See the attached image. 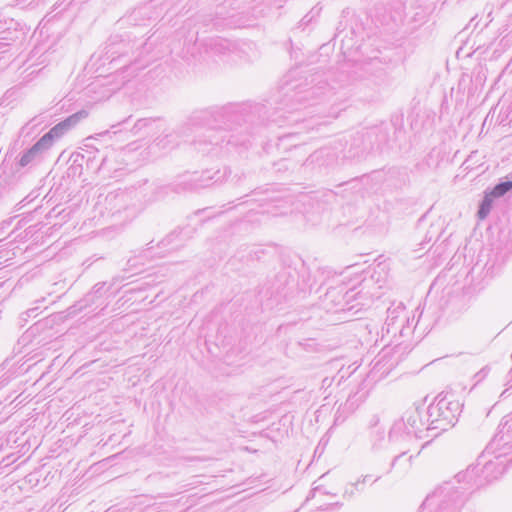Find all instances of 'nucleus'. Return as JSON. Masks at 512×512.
Returning <instances> with one entry per match:
<instances>
[{
	"instance_id": "obj_1",
	"label": "nucleus",
	"mask_w": 512,
	"mask_h": 512,
	"mask_svg": "<svg viewBox=\"0 0 512 512\" xmlns=\"http://www.w3.org/2000/svg\"><path fill=\"white\" fill-rule=\"evenodd\" d=\"M260 104L239 105L228 104L222 107H211L194 112L187 122L176 130L164 131V134L154 139V144L161 148H168L170 145H177V139L189 136L195 128H206L202 135L194 140L196 148L202 152L211 150L208 146H218L223 143H232L233 136L227 130L233 129L234 125L241 126L242 123L255 122L256 114L264 110Z\"/></svg>"
},
{
	"instance_id": "obj_2",
	"label": "nucleus",
	"mask_w": 512,
	"mask_h": 512,
	"mask_svg": "<svg viewBox=\"0 0 512 512\" xmlns=\"http://www.w3.org/2000/svg\"><path fill=\"white\" fill-rule=\"evenodd\" d=\"M145 47L146 42L136 36L131 38L130 34L111 35L104 46L92 54L90 61L97 69L108 64L111 66L109 69H127L135 66L134 71H137L144 67V64H138Z\"/></svg>"
},
{
	"instance_id": "obj_3",
	"label": "nucleus",
	"mask_w": 512,
	"mask_h": 512,
	"mask_svg": "<svg viewBox=\"0 0 512 512\" xmlns=\"http://www.w3.org/2000/svg\"><path fill=\"white\" fill-rule=\"evenodd\" d=\"M494 459L486 460L484 454L478 457L475 465L469 466L466 471L459 472L455 478L458 483L465 482L469 487L479 488L494 480H497L506 470L507 463L501 458L506 456L501 451H496Z\"/></svg>"
},
{
	"instance_id": "obj_4",
	"label": "nucleus",
	"mask_w": 512,
	"mask_h": 512,
	"mask_svg": "<svg viewBox=\"0 0 512 512\" xmlns=\"http://www.w3.org/2000/svg\"><path fill=\"white\" fill-rule=\"evenodd\" d=\"M463 404L454 399L453 394H438L426 411L428 425L427 431H447L453 427L462 412Z\"/></svg>"
},
{
	"instance_id": "obj_5",
	"label": "nucleus",
	"mask_w": 512,
	"mask_h": 512,
	"mask_svg": "<svg viewBox=\"0 0 512 512\" xmlns=\"http://www.w3.org/2000/svg\"><path fill=\"white\" fill-rule=\"evenodd\" d=\"M464 502L463 491L455 488L450 482H445L426 497L420 511L459 512Z\"/></svg>"
},
{
	"instance_id": "obj_6",
	"label": "nucleus",
	"mask_w": 512,
	"mask_h": 512,
	"mask_svg": "<svg viewBox=\"0 0 512 512\" xmlns=\"http://www.w3.org/2000/svg\"><path fill=\"white\" fill-rule=\"evenodd\" d=\"M360 298H362V296L355 288L348 289L345 285L341 284L328 288L322 303L324 308L329 312H353V314H357L364 306V304L358 301Z\"/></svg>"
},
{
	"instance_id": "obj_7",
	"label": "nucleus",
	"mask_w": 512,
	"mask_h": 512,
	"mask_svg": "<svg viewBox=\"0 0 512 512\" xmlns=\"http://www.w3.org/2000/svg\"><path fill=\"white\" fill-rule=\"evenodd\" d=\"M295 72H290L286 76L283 88L286 90V94L294 92L291 99H295L297 102L309 100L310 98L318 97L322 94V90L326 83H321L318 77L310 75L309 77H300L296 79Z\"/></svg>"
},
{
	"instance_id": "obj_8",
	"label": "nucleus",
	"mask_w": 512,
	"mask_h": 512,
	"mask_svg": "<svg viewBox=\"0 0 512 512\" xmlns=\"http://www.w3.org/2000/svg\"><path fill=\"white\" fill-rule=\"evenodd\" d=\"M220 171L211 173L210 170L202 172L186 173L180 176L177 181L171 185L175 193L196 192L199 189L206 188L220 180Z\"/></svg>"
},
{
	"instance_id": "obj_9",
	"label": "nucleus",
	"mask_w": 512,
	"mask_h": 512,
	"mask_svg": "<svg viewBox=\"0 0 512 512\" xmlns=\"http://www.w3.org/2000/svg\"><path fill=\"white\" fill-rule=\"evenodd\" d=\"M366 77L360 84V89L371 88V93L365 95L367 100H374L379 95L380 87L388 82L387 73L377 59H373L366 63L363 67Z\"/></svg>"
},
{
	"instance_id": "obj_10",
	"label": "nucleus",
	"mask_w": 512,
	"mask_h": 512,
	"mask_svg": "<svg viewBox=\"0 0 512 512\" xmlns=\"http://www.w3.org/2000/svg\"><path fill=\"white\" fill-rule=\"evenodd\" d=\"M414 439L415 437L406 429L403 421L397 420L394 422L388 434V441L392 446H395V451L399 453L393 457L386 474L390 473L397 462L409 452L408 444Z\"/></svg>"
},
{
	"instance_id": "obj_11",
	"label": "nucleus",
	"mask_w": 512,
	"mask_h": 512,
	"mask_svg": "<svg viewBox=\"0 0 512 512\" xmlns=\"http://www.w3.org/2000/svg\"><path fill=\"white\" fill-rule=\"evenodd\" d=\"M362 131L370 152L374 150L383 151L389 146L391 132L395 133L396 125L392 122H382L379 125L363 128Z\"/></svg>"
},
{
	"instance_id": "obj_12",
	"label": "nucleus",
	"mask_w": 512,
	"mask_h": 512,
	"mask_svg": "<svg viewBox=\"0 0 512 512\" xmlns=\"http://www.w3.org/2000/svg\"><path fill=\"white\" fill-rule=\"evenodd\" d=\"M485 451L487 453L501 451L507 455L512 452V412L502 418L496 434L487 445Z\"/></svg>"
},
{
	"instance_id": "obj_13",
	"label": "nucleus",
	"mask_w": 512,
	"mask_h": 512,
	"mask_svg": "<svg viewBox=\"0 0 512 512\" xmlns=\"http://www.w3.org/2000/svg\"><path fill=\"white\" fill-rule=\"evenodd\" d=\"M86 146L87 149L80 152V154L83 155L87 169H95L97 173L103 174L105 177H113L112 172L116 173L117 169L111 166L108 155L101 153L99 149L93 146Z\"/></svg>"
},
{
	"instance_id": "obj_14",
	"label": "nucleus",
	"mask_w": 512,
	"mask_h": 512,
	"mask_svg": "<svg viewBox=\"0 0 512 512\" xmlns=\"http://www.w3.org/2000/svg\"><path fill=\"white\" fill-rule=\"evenodd\" d=\"M342 153L346 159H362L370 153L362 129L350 136Z\"/></svg>"
},
{
	"instance_id": "obj_15",
	"label": "nucleus",
	"mask_w": 512,
	"mask_h": 512,
	"mask_svg": "<svg viewBox=\"0 0 512 512\" xmlns=\"http://www.w3.org/2000/svg\"><path fill=\"white\" fill-rule=\"evenodd\" d=\"M24 38L25 31L19 22L14 19L0 21V46H8Z\"/></svg>"
},
{
	"instance_id": "obj_16",
	"label": "nucleus",
	"mask_w": 512,
	"mask_h": 512,
	"mask_svg": "<svg viewBox=\"0 0 512 512\" xmlns=\"http://www.w3.org/2000/svg\"><path fill=\"white\" fill-rule=\"evenodd\" d=\"M399 421L405 423L406 429L411 432L415 439L423 438V432L427 431L425 425L428 422L423 420L422 412L418 407L406 411Z\"/></svg>"
},
{
	"instance_id": "obj_17",
	"label": "nucleus",
	"mask_w": 512,
	"mask_h": 512,
	"mask_svg": "<svg viewBox=\"0 0 512 512\" xmlns=\"http://www.w3.org/2000/svg\"><path fill=\"white\" fill-rule=\"evenodd\" d=\"M49 148L40 138L30 148L26 149L20 156L17 164L20 167H26L39 160L43 153L47 152Z\"/></svg>"
},
{
	"instance_id": "obj_18",
	"label": "nucleus",
	"mask_w": 512,
	"mask_h": 512,
	"mask_svg": "<svg viewBox=\"0 0 512 512\" xmlns=\"http://www.w3.org/2000/svg\"><path fill=\"white\" fill-rule=\"evenodd\" d=\"M367 396L368 391L364 388L358 387L355 392L348 396L346 402L339 407L335 421H339L341 412L353 413L360 406V404L366 400Z\"/></svg>"
},
{
	"instance_id": "obj_19",
	"label": "nucleus",
	"mask_w": 512,
	"mask_h": 512,
	"mask_svg": "<svg viewBox=\"0 0 512 512\" xmlns=\"http://www.w3.org/2000/svg\"><path fill=\"white\" fill-rule=\"evenodd\" d=\"M203 46L205 51L212 56H225L232 51V43L220 37L207 39Z\"/></svg>"
},
{
	"instance_id": "obj_20",
	"label": "nucleus",
	"mask_w": 512,
	"mask_h": 512,
	"mask_svg": "<svg viewBox=\"0 0 512 512\" xmlns=\"http://www.w3.org/2000/svg\"><path fill=\"white\" fill-rule=\"evenodd\" d=\"M337 157V153L333 149L324 147L310 154L305 163L329 166L336 162Z\"/></svg>"
},
{
	"instance_id": "obj_21",
	"label": "nucleus",
	"mask_w": 512,
	"mask_h": 512,
	"mask_svg": "<svg viewBox=\"0 0 512 512\" xmlns=\"http://www.w3.org/2000/svg\"><path fill=\"white\" fill-rule=\"evenodd\" d=\"M147 14V6L139 7L134 9L130 14L120 18L118 20V24L121 26H145L147 21Z\"/></svg>"
},
{
	"instance_id": "obj_22",
	"label": "nucleus",
	"mask_w": 512,
	"mask_h": 512,
	"mask_svg": "<svg viewBox=\"0 0 512 512\" xmlns=\"http://www.w3.org/2000/svg\"><path fill=\"white\" fill-rule=\"evenodd\" d=\"M97 300L98 297H96V295H94L90 291L82 299H80L67 309V315L76 316L78 313L94 305Z\"/></svg>"
},
{
	"instance_id": "obj_23",
	"label": "nucleus",
	"mask_w": 512,
	"mask_h": 512,
	"mask_svg": "<svg viewBox=\"0 0 512 512\" xmlns=\"http://www.w3.org/2000/svg\"><path fill=\"white\" fill-rule=\"evenodd\" d=\"M68 131L66 130L64 124L60 121L55 126H53L47 133H45L41 139L50 149L56 139L61 138Z\"/></svg>"
},
{
	"instance_id": "obj_24",
	"label": "nucleus",
	"mask_w": 512,
	"mask_h": 512,
	"mask_svg": "<svg viewBox=\"0 0 512 512\" xmlns=\"http://www.w3.org/2000/svg\"><path fill=\"white\" fill-rule=\"evenodd\" d=\"M70 165L68 167L67 173L68 176L72 177H80L83 171L84 158L80 152H74L71 154L69 158Z\"/></svg>"
},
{
	"instance_id": "obj_25",
	"label": "nucleus",
	"mask_w": 512,
	"mask_h": 512,
	"mask_svg": "<svg viewBox=\"0 0 512 512\" xmlns=\"http://www.w3.org/2000/svg\"><path fill=\"white\" fill-rule=\"evenodd\" d=\"M493 198L491 194H489L487 191H485L484 197L479 203L477 216L480 220H484L490 213L493 205Z\"/></svg>"
},
{
	"instance_id": "obj_26",
	"label": "nucleus",
	"mask_w": 512,
	"mask_h": 512,
	"mask_svg": "<svg viewBox=\"0 0 512 512\" xmlns=\"http://www.w3.org/2000/svg\"><path fill=\"white\" fill-rule=\"evenodd\" d=\"M512 190V181H500L490 191H487L493 198H500L505 196Z\"/></svg>"
},
{
	"instance_id": "obj_27",
	"label": "nucleus",
	"mask_w": 512,
	"mask_h": 512,
	"mask_svg": "<svg viewBox=\"0 0 512 512\" xmlns=\"http://www.w3.org/2000/svg\"><path fill=\"white\" fill-rule=\"evenodd\" d=\"M87 116H88V112L83 109V110H80V111L68 116L61 122L64 124L66 130L69 131L72 128H74L81 120L85 119Z\"/></svg>"
},
{
	"instance_id": "obj_28",
	"label": "nucleus",
	"mask_w": 512,
	"mask_h": 512,
	"mask_svg": "<svg viewBox=\"0 0 512 512\" xmlns=\"http://www.w3.org/2000/svg\"><path fill=\"white\" fill-rule=\"evenodd\" d=\"M183 233V229H175L170 234H168L165 238H163L159 243L158 246L162 248H166L171 246L172 250L177 249L180 244H176L175 240L179 238V236Z\"/></svg>"
},
{
	"instance_id": "obj_29",
	"label": "nucleus",
	"mask_w": 512,
	"mask_h": 512,
	"mask_svg": "<svg viewBox=\"0 0 512 512\" xmlns=\"http://www.w3.org/2000/svg\"><path fill=\"white\" fill-rule=\"evenodd\" d=\"M157 120L158 119H153V118H141V119L137 120V122L135 123V125L133 127V130L135 133H137L138 131H140L142 129L149 128Z\"/></svg>"
},
{
	"instance_id": "obj_30",
	"label": "nucleus",
	"mask_w": 512,
	"mask_h": 512,
	"mask_svg": "<svg viewBox=\"0 0 512 512\" xmlns=\"http://www.w3.org/2000/svg\"><path fill=\"white\" fill-rule=\"evenodd\" d=\"M320 8L314 7L312 8L300 21V25H308L315 15H318L320 12Z\"/></svg>"
},
{
	"instance_id": "obj_31",
	"label": "nucleus",
	"mask_w": 512,
	"mask_h": 512,
	"mask_svg": "<svg viewBox=\"0 0 512 512\" xmlns=\"http://www.w3.org/2000/svg\"><path fill=\"white\" fill-rule=\"evenodd\" d=\"M105 286H106V283L105 282H98L96 283L92 289H91V292L96 295V297L101 298L103 296V294L105 293Z\"/></svg>"
},
{
	"instance_id": "obj_32",
	"label": "nucleus",
	"mask_w": 512,
	"mask_h": 512,
	"mask_svg": "<svg viewBox=\"0 0 512 512\" xmlns=\"http://www.w3.org/2000/svg\"><path fill=\"white\" fill-rule=\"evenodd\" d=\"M123 198H124V194H123V193H121V194H114V193H110V194H108V195L106 196V198H105V202H106L108 205L112 206V204H113L114 202H121V201H123Z\"/></svg>"
},
{
	"instance_id": "obj_33",
	"label": "nucleus",
	"mask_w": 512,
	"mask_h": 512,
	"mask_svg": "<svg viewBox=\"0 0 512 512\" xmlns=\"http://www.w3.org/2000/svg\"><path fill=\"white\" fill-rule=\"evenodd\" d=\"M288 162L289 161L287 159H281L280 161H278L274 165L277 167L278 171H284V170H288L290 168L289 165H288Z\"/></svg>"
},
{
	"instance_id": "obj_34",
	"label": "nucleus",
	"mask_w": 512,
	"mask_h": 512,
	"mask_svg": "<svg viewBox=\"0 0 512 512\" xmlns=\"http://www.w3.org/2000/svg\"><path fill=\"white\" fill-rule=\"evenodd\" d=\"M212 25L215 29H220L222 27V22L218 18H209L207 19V26Z\"/></svg>"
},
{
	"instance_id": "obj_35",
	"label": "nucleus",
	"mask_w": 512,
	"mask_h": 512,
	"mask_svg": "<svg viewBox=\"0 0 512 512\" xmlns=\"http://www.w3.org/2000/svg\"><path fill=\"white\" fill-rule=\"evenodd\" d=\"M489 371V368L488 367H484L483 369H481L476 375L475 377L477 378V381H481L482 379H484L487 375Z\"/></svg>"
},
{
	"instance_id": "obj_36",
	"label": "nucleus",
	"mask_w": 512,
	"mask_h": 512,
	"mask_svg": "<svg viewBox=\"0 0 512 512\" xmlns=\"http://www.w3.org/2000/svg\"><path fill=\"white\" fill-rule=\"evenodd\" d=\"M37 311H38V308H31V309H28L26 312H24L22 314V317L23 316H27V317H36L37 316Z\"/></svg>"
},
{
	"instance_id": "obj_37",
	"label": "nucleus",
	"mask_w": 512,
	"mask_h": 512,
	"mask_svg": "<svg viewBox=\"0 0 512 512\" xmlns=\"http://www.w3.org/2000/svg\"><path fill=\"white\" fill-rule=\"evenodd\" d=\"M505 385L508 386V388L502 392L501 396H504V394L508 391V389L512 388V369L509 371L508 379H507Z\"/></svg>"
},
{
	"instance_id": "obj_38",
	"label": "nucleus",
	"mask_w": 512,
	"mask_h": 512,
	"mask_svg": "<svg viewBox=\"0 0 512 512\" xmlns=\"http://www.w3.org/2000/svg\"><path fill=\"white\" fill-rule=\"evenodd\" d=\"M363 484L362 481L358 480L356 483H354L352 486L356 489V490H360V485Z\"/></svg>"
},
{
	"instance_id": "obj_39",
	"label": "nucleus",
	"mask_w": 512,
	"mask_h": 512,
	"mask_svg": "<svg viewBox=\"0 0 512 512\" xmlns=\"http://www.w3.org/2000/svg\"><path fill=\"white\" fill-rule=\"evenodd\" d=\"M6 385V379L0 380V390L3 389Z\"/></svg>"
},
{
	"instance_id": "obj_40",
	"label": "nucleus",
	"mask_w": 512,
	"mask_h": 512,
	"mask_svg": "<svg viewBox=\"0 0 512 512\" xmlns=\"http://www.w3.org/2000/svg\"><path fill=\"white\" fill-rule=\"evenodd\" d=\"M353 494H354L353 490H350V491H349L348 489H346V490H345V492H344V497H345L346 495L352 496Z\"/></svg>"
},
{
	"instance_id": "obj_41",
	"label": "nucleus",
	"mask_w": 512,
	"mask_h": 512,
	"mask_svg": "<svg viewBox=\"0 0 512 512\" xmlns=\"http://www.w3.org/2000/svg\"><path fill=\"white\" fill-rule=\"evenodd\" d=\"M366 481H369V475L363 477L362 483H365Z\"/></svg>"
},
{
	"instance_id": "obj_42",
	"label": "nucleus",
	"mask_w": 512,
	"mask_h": 512,
	"mask_svg": "<svg viewBox=\"0 0 512 512\" xmlns=\"http://www.w3.org/2000/svg\"><path fill=\"white\" fill-rule=\"evenodd\" d=\"M75 0H71L68 5H71Z\"/></svg>"
},
{
	"instance_id": "obj_43",
	"label": "nucleus",
	"mask_w": 512,
	"mask_h": 512,
	"mask_svg": "<svg viewBox=\"0 0 512 512\" xmlns=\"http://www.w3.org/2000/svg\"><path fill=\"white\" fill-rule=\"evenodd\" d=\"M24 1H25V0H20V1H19V4L23 3Z\"/></svg>"
},
{
	"instance_id": "obj_44",
	"label": "nucleus",
	"mask_w": 512,
	"mask_h": 512,
	"mask_svg": "<svg viewBox=\"0 0 512 512\" xmlns=\"http://www.w3.org/2000/svg\"><path fill=\"white\" fill-rule=\"evenodd\" d=\"M2 447H3V443L0 444V450L2 449Z\"/></svg>"
},
{
	"instance_id": "obj_45",
	"label": "nucleus",
	"mask_w": 512,
	"mask_h": 512,
	"mask_svg": "<svg viewBox=\"0 0 512 512\" xmlns=\"http://www.w3.org/2000/svg\"><path fill=\"white\" fill-rule=\"evenodd\" d=\"M508 462H510V463H511V462H512V458H511Z\"/></svg>"
}]
</instances>
